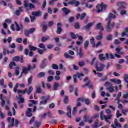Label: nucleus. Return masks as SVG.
I'll return each mask as SVG.
<instances>
[{
    "instance_id": "1",
    "label": "nucleus",
    "mask_w": 128,
    "mask_h": 128,
    "mask_svg": "<svg viewBox=\"0 0 128 128\" xmlns=\"http://www.w3.org/2000/svg\"><path fill=\"white\" fill-rule=\"evenodd\" d=\"M19 86H20V84H16V86L14 90V92L15 93L18 92V94H27L28 96H30V94L32 92V90H34V88H32V86H30L28 90V88L25 89L24 90H18V88Z\"/></svg>"
},
{
    "instance_id": "2",
    "label": "nucleus",
    "mask_w": 128,
    "mask_h": 128,
    "mask_svg": "<svg viewBox=\"0 0 128 128\" xmlns=\"http://www.w3.org/2000/svg\"><path fill=\"white\" fill-rule=\"evenodd\" d=\"M116 15L110 13L109 14L108 17L106 19V22H108V26L106 27L107 32H112V28H110V22H112V18H116Z\"/></svg>"
},
{
    "instance_id": "3",
    "label": "nucleus",
    "mask_w": 128,
    "mask_h": 128,
    "mask_svg": "<svg viewBox=\"0 0 128 128\" xmlns=\"http://www.w3.org/2000/svg\"><path fill=\"white\" fill-rule=\"evenodd\" d=\"M100 118L102 120H105L107 124H110V120L112 118V114L104 115V112L102 111L100 114Z\"/></svg>"
},
{
    "instance_id": "4",
    "label": "nucleus",
    "mask_w": 128,
    "mask_h": 128,
    "mask_svg": "<svg viewBox=\"0 0 128 128\" xmlns=\"http://www.w3.org/2000/svg\"><path fill=\"white\" fill-rule=\"evenodd\" d=\"M34 70H36V64H34L32 67L30 65H28V68L23 67L22 73L28 74V72Z\"/></svg>"
},
{
    "instance_id": "5",
    "label": "nucleus",
    "mask_w": 128,
    "mask_h": 128,
    "mask_svg": "<svg viewBox=\"0 0 128 128\" xmlns=\"http://www.w3.org/2000/svg\"><path fill=\"white\" fill-rule=\"evenodd\" d=\"M41 100L44 101L40 102V106H42V104L44 106H46V104H48V100H50V96H48L46 97L44 96H42L41 98Z\"/></svg>"
},
{
    "instance_id": "6",
    "label": "nucleus",
    "mask_w": 128,
    "mask_h": 128,
    "mask_svg": "<svg viewBox=\"0 0 128 128\" xmlns=\"http://www.w3.org/2000/svg\"><path fill=\"white\" fill-rule=\"evenodd\" d=\"M97 12L100 14V12H104V10H106V6L104 4H98L97 6Z\"/></svg>"
},
{
    "instance_id": "7",
    "label": "nucleus",
    "mask_w": 128,
    "mask_h": 128,
    "mask_svg": "<svg viewBox=\"0 0 128 128\" xmlns=\"http://www.w3.org/2000/svg\"><path fill=\"white\" fill-rule=\"evenodd\" d=\"M36 28H32L28 30H26L24 31V34L26 36V38H30V34H32L34 32H36Z\"/></svg>"
},
{
    "instance_id": "8",
    "label": "nucleus",
    "mask_w": 128,
    "mask_h": 128,
    "mask_svg": "<svg viewBox=\"0 0 128 128\" xmlns=\"http://www.w3.org/2000/svg\"><path fill=\"white\" fill-rule=\"evenodd\" d=\"M94 66L96 68L98 72H102L104 70V68H106V66L104 64L102 63H100L99 65H98V63L94 64Z\"/></svg>"
},
{
    "instance_id": "9",
    "label": "nucleus",
    "mask_w": 128,
    "mask_h": 128,
    "mask_svg": "<svg viewBox=\"0 0 128 128\" xmlns=\"http://www.w3.org/2000/svg\"><path fill=\"white\" fill-rule=\"evenodd\" d=\"M84 74L80 73H78V76L74 75L73 77L74 80V84H76V82H78V78L80 79V80H82V79L81 78H84Z\"/></svg>"
},
{
    "instance_id": "10",
    "label": "nucleus",
    "mask_w": 128,
    "mask_h": 128,
    "mask_svg": "<svg viewBox=\"0 0 128 128\" xmlns=\"http://www.w3.org/2000/svg\"><path fill=\"white\" fill-rule=\"evenodd\" d=\"M24 6L25 8H29L30 10H32L36 8L34 5L32 3H28L26 2V0H24Z\"/></svg>"
},
{
    "instance_id": "11",
    "label": "nucleus",
    "mask_w": 128,
    "mask_h": 128,
    "mask_svg": "<svg viewBox=\"0 0 128 128\" xmlns=\"http://www.w3.org/2000/svg\"><path fill=\"white\" fill-rule=\"evenodd\" d=\"M74 1H70L68 2V4H70L71 6H74L76 8L80 6V2L79 1H76V0H74Z\"/></svg>"
},
{
    "instance_id": "12",
    "label": "nucleus",
    "mask_w": 128,
    "mask_h": 128,
    "mask_svg": "<svg viewBox=\"0 0 128 128\" xmlns=\"http://www.w3.org/2000/svg\"><path fill=\"white\" fill-rule=\"evenodd\" d=\"M62 23L60 22H58L57 24V31H56V34H62Z\"/></svg>"
},
{
    "instance_id": "13",
    "label": "nucleus",
    "mask_w": 128,
    "mask_h": 128,
    "mask_svg": "<svg viewBox=\"0 0 128 128\" xmlns=\"http://www.w3.org/2000/svg\"><path fill=\"white\" fill-rule=\"evenodd\" d=\"M8 124H10L11 122V124H9V128H14V118H8Z\"/></svg>"
},
{
    "instance_id": "14",
    "label": "nucleus",
    "mask_w": 128,
    "mask_h": 128,
    "mask_svg": "<svg viewBox=\"0 0 128 128\" xmlns=\"http://www.w3.org/2000/svg\"><path fill=\"white\" fill-rule=\"evenodd\" d=\"M114 124H112V128H122V125L120 124H118V121L117 119H116L114 122Z\"/></svg>"
},
{
    "instance_id": "15",
    "label": "nucleus",
    "mask_w": 128,
    "mask_h": 128,
    "mask_svg": "<svg viewBox=\"0 0 128 128\" xmlns=\"http://www.w3.org/2000/svg\"><path fill=\"white\" fill-rule=\"evenodd\" d=\"M67 110L68 112L67 113V116L70 118H72V107L70 106H68L67 108Z\"/></svg>"
},
{
    "instance_id": "16",
    "label": "nucleus",
    "mask_w": 128,
    "mask_h": 128,
    "mask_svg": "<svg viewBox=\"0 0 128 128\" xmlns=\"http://www.w3.org/2000/svg\"><path fill=\"white\" fill-rule=\"evenodd\" d=\"M96 30H100L102 32H104V26H102V23H99L96 25Z\"/></svg>"
},
{
    "instance_id": "17",
    "label": "nucleus",
    "mask_w": 128,
    "mask_h": 128,
    "mask_svg": "<svg viewBox=\"0 0 128 128\" xmlns=\"http://www.w3.org/2000/svg\"><path fill=\"white\" fill-rule=\"evenodd\" d=\"M32 109L30 108H28L26 112V116H28V118L32 116Z\"/></svg>"
},
{
    "instance_id": "18",
    "label": "nucleus",
    "mask_w": 128,
    "mask_h": 128,
    "mask_svg": "<svg viewBox=\"0 0 128 128\" xmlns=\"http://www.w3.org/2000/svg\"><path fill=\"white\" fill-rule=\"evenodd\" d=\"M42 14L40 11L34 12L32 13V15H33L34 16H40Z\"/></svg>"
},
{
    "instance_id": "19",
    "label": "nucleus",
    "mask_w": 128,
    "mask_h": 128,
    "mask_svg": "<svg viewBox=\"0 0 128 128\" xmlns=\"http://www.w3.org/2000/svg\"><path fill=\"white\" fill-rule=\"evenodd\" d=\"M22 8H24L20 7L19 8L18 10H16V16H20V14L22 12Z\"/></svg>"
},
{
    "instance_id": "20",
    "label": "nucleus",
    "mask_w": 128,
    "mask_h": 128,
    "mask_svg": "<svg viewBox=\"0 0 128 128\" xmlns=\"http://www.w3.org/2000/svg\"><path fill=\"white\" fill-rule=\"evenodd\" d=\"M110 82H114V84H122V81L120 80L111 79Z\"/></svg>"
},
{
    "instance_id": "21",
    "label": "nucleus",
    "mask_w": 128,
    "mask_h": 128,
    "mask_svg": "<svg viewBox=\"0 0 128 128\" xmlns=\"http://www.w3.org/2000/svg\"><path fill=\"white\" fill-rule=\"evenodd\" d=\"M62 12H64V14H65L66 16H68V14H70V10L68 9V8H62Z\"/></svg>"
},
{
    "instance_id": "22",
    "label": "nucleus",
    "mask_w": 128,
    "mask_h": 128,
    "mask_svg": "<svg viewBox=\"0 0 128 128\" xmlns=\"http://www.w3.org/2000/svg\"><path fill=\"white\" fill-rule=\"evenodd\" d=\"M99 35L96 37V40H102V38H104V36H102V32H99Z\"/></svg>"
},
{
    "instance_id": "23",
    "label": "nucleus",
    "mask_w": 128,
    "mask_h": 128,
    "mask_svg": "<svg viewBox=\"0 0 128 128\" xmlns=\"http://www.w3.org/2000/svg\"><path fill=\"white\" fill-rule=\"evenodd\" d=\"M99 60L101 62H104V60H106V58L104 57V54H100L99 55Z\"/></svg>"
},
{
    "instance_id": "24",
    "label": "nucleus",
    "mask_w": 128,
    "mask_h": 128,
    "mask_svg": "<svg viewBox=\"0 0 128 128\" xmlns=\"http://www.w3.org/2000/svg\"><path fill=\"white\" fill-rule=\"evenodd\" d=\"M106 90H108L109 92L112 94V92H114V88L113 86L108 87Z\"/></svg>"
},
{
    "instance_id": "25",
    "label": "nucleus",
    "mask_w": 128,
    "mask_h": 128,
    "mask_svg": "<svg viewBox=\"0 0 128 128\" xmlns=\"http://www.w3.org/2000/svg\"><path fill=\"white\" fill-rule=\"evenodd\" d=\"M46 76V72H42L38 74V78H44Z\"/></svg>"
},
{
    "instance_id": "26",
    "label": "nucleus",
    "mask_w": 128,
    "mask_h": 128,
    "mask_svg": "<svg viewBox=\"0 0 128 128\" xmlns=\"http://www.w3.org/2000/svg\"><path fill=\"white\" fill-rule=\"evenodd\" d=\"M64 56L66 58H70V60H74V57H72L68 55V54L67 52H66Z\"/></svg>"
},
{
    "instance_id": "27",
    "label": "nucleus",
    "mask_w": 128,
    "mask_h": 128,
    "mask_svg": "<svg viewBox=\"0 0 128 128\" xmlns=\"http://www.w3.org/2000/svg\"><path fill=\"white\" fill-rule=\"evenodd\" d=\"M78 54H79L80 58H84V53H82V50L80 48L79 52H78Z\"/></svg>"
},
{
    "instance_id": "28",
    "label": "nucleus",
    "mask_w": 128,
    "mask_h": 128,
    "mask_svg": "<svg viewBox=\"0 0 128 128\" xmlns=\"http://www.w3.org/2000/svg\"><path fill=\"white\" fill-rule=\"evenodd\" d=\"M88 46H90V42L86 41L84 44V48L86 50L88 48Z\"/></svg>"
},
{
    "instance_id": "29",
    "label": "nucleus",
    "mask_w": 128,
    "mask_h": 128,
    "mask_svg": "<svg viewBox=\"0 0 128 128\" xmlns=\"http://www.w3.org/2000/svg\"><path fill=\"white\" fill-rule=\"evenodd\" d=\"M58 88H60V84L56 82L54 83V90H58Z\"/></svg>"
},
{
    "instance_id": "30",
    "label": "nucleus",
    "mask_w": 128,
    "mask_h": 128,
    "mask_svg": "<svg viewBox=\"0 0 128 128\" xmlns=\"http://www.w3.org/2000/svg\"><path fill=\"white\" fill-rule=\"evenodd\" d=\"M46 116H48L50 118H52V114H50V112L44 114L43 116H42V118H46Z\"/></svg>"
},
{
    "instance_id": "31",
    "label": "nucleus",
    "mask_w": 128,
    "mask_h": 128,
    "mask_svg": "<svg viewBox=\"0 0 128 128\" xmlns=\"http://www.w3.org/2000/svg\"><path fill=\"white\" fill-rule=\"evenodd\" d=\"M70 36L72 40H76V38H78V34H75L74 32H71Z\"/></svg>"
},
{
    "instance_id": "32",
    "label": "nucleus",
    "mask_w": 128,
    "mask_h": 128,
    "mask_svg": "<svg viewBox=\"0 0 128 128\" xmlns=\"http://www.w3.org/2000/svg\"><path fill=\"white\" fill-rule=\"evenodd\" d=\"M29 49L30 52H34V50H36L38 48L36 47L32 46V45H30L29 46Z\"/></svg>"
},
{
    "instance_id": "33",
    "label": "nucleus",
    "mask_w": 128,
    "mask_h": 128,
    "mask_svg": "<svg viewBox=\"0 0 128 128\" xmlns=\"http://www.w3.org/2000/svg\"><path fill=\"white\" fill-rule=\"evenodd\" d=\"M90 44H92L93 48L96 46V42H94V37H92L90 40Z\"/></svg>"
},
{
    "instance_id": "34",
    "label": "nucleus",
    "mask_w": 128,
    "mask_h": 128,
    "mask_svg": "<svg viewBox=\"0 0 128 128\" xmlns=\"http://www.w3.org/2000/svg\"><path fill=\"white\" fill-rule=\"evenodd\" d=\"M78 66H79L80 68H82V66H86V62L84 61L80 62H78Z\"/></svg>"
},
{
    "instance_id": "35",
    "label": "nucleus",
    "mask_w": 128,
    "mask_h": 128,
    "mask_svg": "<svg viewBox=\"0 0 128 128\" xmlns=\"http://www.w3.org/2000/svg\"><path fill=\"white\" fill-rule=\"evenodd\" d=\"M15 74L16 76H20V66H18L17 67H16Z\"/></svg>"
},
{
    "instance_id": "36",
    "label": "nucleus",
    "mask_w": 128,
    "mask_h": 128,
    "mask_svg": "<svg viewBox=\"0 0 128 128\" xmlns=\"http://www.w3.org/2000/svg\"><path fill=\"white\" fill-rule=\"evenodd\" d=\"M94 26V24L89 23L87 26H85V30H90V28Z\"/></svg>"
},
{
    "instance_id": "37",
    "label": "nucleus",
    "mask_w": 128,
    "mask_h": 128,
    "mask_svg": "<svg viewBox=\"0 0 128 128\" xmlns=\"http://www.w3.org/2000/svg\"><path fill=\"white\" fill-rule=\"evenodd\" d=\"M39 48H42L44 50H46V46L44 44H39Z\"/></svg>"
},
{
    "instance_id": "38",
    "label": "nucleus",
    "mask_w": 128,
    "mask_h": 128,
    "mask_svg": "<svg viewBox=\"0 0 128 128\" xmlns=\"http://www.w3.org/2000/svg\"><path fill=\"white\" fill-rule=\"evenodd\" d=\"M15 24H16V31L20 32V30H22V28H20V25H18V23L16 22H15Z\"/></svg>"
},
{
    "instance_id": "39",
    "label": "nucleus",
    "mask_w": 128,
    "mask_h": 128,
    "mask_svg": "<svg viewBox=\"0 0 128 128\" xmlns=\"http://www.w3.org/2000/svg\"><path fill=\"white\" fill-rule=\"evenodd\" d=\"M42 90L40 86L36 88V94H42Z\"/></svg>"
},
{
    "instance_id": "40",
    "label": "nucleus",
    "mask_w": 128,
    "mask_h": 128,
    "mask_svg": "<svg viewBox=\"0 0 128 128\" xmlns=\"http://www.w3.org/2000/svg\"><path fill=\"white\" fill-rule=\"evenodd\" d=\"M16 63L14 62H10V70H12L14 68V66H16Z\"/></svg>"
},
{
    "instance_id": "41",
    "label": "nucleus",
    "mask_w": 128,
    "mask_h": 128,
    "mask_svg": "<svg viewBox=\"0 0 128 128\" xmlns=\"http://www.w3.org/2000/svg\"><path fill=\"white\" fill-rule=\"evenodd\" d=\"M98 120H96L95 124L92 126V128H98Z\"/></svg>"
},
{
    "instance_id": "42",
    "label": "nucleus",
    "mask_w": 128,
    "mask_h": 128,
    "mask_svg": "<svg viewBox=\"0 0 128 128\" xmlns=\"http://www.w3.org/2000/svg\"><path fill=\"white\" fill-rule=\"evenodd\" d=\"M122 92H120L118 94V95L117 96V98H116V100H118V104H120V98H122Z\"/></svg>"
},
{
    "instance_id": "43",
    "label": "nucleus",
    "mask_w": 128,
    "mask_h": 128,
    "mask_svg": "<svg viewBox=\"0 0 128 128\" xmlns=\"http://www.w3.org/2000/svg\"><path fill=\"white\" fill-rule=\"evenodd\" d=\"M42 7L43 9H42V10H44V8H46V0H44L43 2Z\"/></svg>"
},
{
    "instance_id": "44",
    "label": "nucleus",
    "mask_w": 128,
    "mask_h": 128,
    "mask_svg": "<svg viewBox=\"0 0 128 128\" xmlns=\"http://www.w3.org/2000/svg\"><path fill=\"white\" fill-rule=\"evenodd\" d=\"M20 58L18 56H16L12 58V60L14 62H20Z\"/></svg>"
},
{
    "instance_id": "45",
    "label": "nucleus",
    "mask_w": 128,
    "mask_h": 128,
    "mask_svg": "<svg viewBox=\"0 0 128 128\" xmlns=\"http://www.w3.org/2000/svg\"><path fill=\"white\" fill-rule=\"evenodd\" d=\"M54 78L52 76H50L48 78V82H52V80H54Z\"/></svg>"
},
{
    "instance_id": "46",
    "label": "nucleus",
    "mask_w": 128,
    "mask_h": 128,
    "mask_svg": "<svg viewBox=\"0 0 128 128\" xmlns=\"http://www.w3.org/2000/svg\"><path fill=\"white\" fill-rule=\"evenodd\" d=\"M86 13H84L81 14L80 18V20H84L86 17Z\"/></svg>"
},
{
    "instance_id": "47",
    "label": "nucleus",
    "mask_w": 128,
    "mask_h": 128,
    "mask_svg": "<svg viewBox=\"0 0 128 128\" xmlns=\"http://www.w3.org/2000/svg\"><path fill=\"white\" fill-rule=\"evenodd\" d=\"M40 124H42V123L38 122H36L34 124V126H36V128H40Z\"/></svg>"
},
{
    "instance_id": "48",
    "label": "nucleus",
    "mask_w": 128,
    "mask_h": 128,
    "mask_svg": "<svg viewBox=\"0 0 128 128\" xmlns=\"http://www.w3.org/2000/svg\"><path fill=\"white\" fill-rule=\"evenodd\" d=\"M42 30L44 32H46L48 30V25H44L42 26Z\"/></svg>"
},
{
    "instance_id": "49",
    "label": "nucleus",
    "mask_w": 128,
    "mask_h": 128,
    "mask_svg": "<svg viewBox=\"0 0 128 128\" xmlns=\"http://www.w3.org/2000/svg\"><path fill=\"white\" fill-rule=\"evenodd\" d=\"M84 102L86 106H90V101L89 99L85 98L84 100Z\"/></svg>"
},
{
    "instance_id": "50",
    "label": "nucleus",
    "mask_w": 128,
    "mask_h": 128,
    "mask_svg": "<svg viewBox=\"0 0 128 128\" xmlns=\"http://www.w3.org/2000/svg\"><path fill=\"white\" fill-rule=\"evenodd\" d=\"M52 68H53V70H58V66L56 64H53L52 65Z\"/></svg>"
},
{
    "instance_id": "51",
    "label": "nucleus",
    "mask_w": 128,
    "mask_h": 128,
    "mask_svg": "<svg viewBox=\"0 0 128 128\" xmlns=\"http://www.w3.org/2000/svg\"><path fill=\"white\" fill-rule=\"evenodd\" d=\"M31 2L32 4H40V0H31Z\"/></svg>"
},
{
    "instance_id": "52",
    "label": "nucleus",
    "mask_w": 128,
    "mask_h": 128,
    "mask_svg": "<svg viewBox=\"0 0 128 128\" xmlns=\"http://www.w3.org/2000/svg\"><path fill=\"white\" fill-rule=\"evenodd\" d=\"M77 110H78V106L74 107V110L72 111V114H74V116H76V114Z\"/></svg>"
},
{
    "instance_id": "53",
    "label": "nucleus",
    "mask_w": 128,
    "mask_h": 128,
    "mask_svg": "<svg viewBox=\"0 0 128 128\" xmlns=\"http://www.w3.org/2000/svg\"><path fill=\"white\" fill-rule=\"evenodd\" d=\"M88 2L86 4V8H93V6L92 5V4H88Z\"/></svg>"
},
{
    "instance_id": "54",
    "label": "nucleus",
    "mask_w": 128,
    "mask_h": 128,
    "mask_svg": "<svg viewBox=\"0 0 128 128\" xmlns=\"http://www.w3.org/2000/svg\"><path fill=\"white\" fill-rule=\"evenodd\" d=\"M64 102L66 104H68V96H64Z\"/></svg>"
},
{
    "instance_id": "55",
    "label": "nucleus",
    "mask_w": 128,
    "mask_h": 128,
    "mask_svg": "<svg viewBox=\"0 0 128 128\" xmlns=\"http://www.w3.org/2000/svg\"><path fill=\"white\" fill-rule=\"evenodd\" d=\"M54 21L50 22L48 23L49 28H52L54 26Z\"/></svg>"
},
{
    "instance_id": "56",
    "label": "nucleus",
    "mask_w": 128,
    "mask_h": 128,
    "mask_svg": "<svg viewBox=\"0 0 128 128\" xmlns=\"http://www.w3.org/2000/svg\"><path fill=\"white\" fill-rule=\"evenodd\" d=\"M90 118V116H84V122H88V119Z\"/></svg>"
},
{
    "instance_id": "57",
    "label": "nucleus",
    "mask_w": 128,
    "mask_h": 128,
    "mask_svg": "<svg viewBox=\"0 0 128 128\" xmlns=\"http://www.w3.org/2000/svg\"><path fill=\"white\" fill-rule=\"evenodd\" d=\"M77 38H78V40H80V42L84 40V38H82V36H80L78 34H77Z\"/></svg>"
},
{
    "instance_id": "58",
    "label": "nucleus",
    "mask_w": 128,
    "mask_h": 128,
    "mask_svg": "<svg viewBox=\"0 0 128 128\" xmlns=\"http://www.w3.org/2000/svg\"><path fill=\"white\" fill-rule=\"evenodd\" d=\"M74 28L76 30H80V24H78V22H76L75 24Z\"/></svg>"
},
{
    "instance_id": "59",
    "label": "nucleus",
    "mask_w": 128,
    "mask_h": 128,
    "mask_svg": "<svg viewBox=\"0 0 128 128\" xmlns=\"http://www.w3.org/2000/svg\"><path fill=\"white\" fill-rule=\"evenodd\" d=\"M19 100L20 101L18 102V104H24V99L22 98H20Z\"/></svg>"
},
{
    "instance_id": "60",
    "label": "nucleus",
    "mask_w": 128,
    "mask_h": 128,
    "mask_svg": "<svg viewBox=\"0 0 128 128\" xmlns=\"http://www.w3.org/2000/svg\"><path fill=\"white\" fill-rule=\"evenodd\" d=\"M6 52H8V50L6 47L3 48V54L4 56H6Z\"/></svg>"
},
{
    "instance_id": "61",
    "label": "nucleus",
    "mask_w": 128,
    "mask_h": 128,
    "mask_svg": "<svg viewBox=\"0 0 128 128\" xmlns=\"http://www.w3.org/2000/svg\"><path fill=\"white\" fill-rule=\"evenodd\" d=\"M36 120V118L33 117L30 120V124H32L34 122V121Z\"/></svg>"
},
{
    "instance_id": "62",
    "label": "nucleus",
    "mask_w": 128,
    "mask_h": 128,
    "mask_svg": "<svg viewBox=\"0 0 128 128\" xmlns=\"http://www.w3.org/2000/svg\"><path fill=\"white\" fill-rule=\"evenodd\" d=\"M124 80L126 82H128V75L126 74L124 76Z\"/></svg>"
},
{
    "instance_id": "63",
    "label": "nucleus",
    "mask_w": 128,
    "mask_h": 128,
    "mask_svg": "<svg viewBox=\"0 0 128 128\" xmlns=\"http://www.w3.org/2000/svg\"><path fill=\"white\" fill-rule=\"evenodd\" d=\"M46 66V62H43L41 64V68H44Z\"/></svg>"
},
{
    "instance_id": "64",
    "label": "nucleus",
    "mask_w": 128,
    "mask_h": 128,
    "mask_svg": "<svg viewBox=\"0 0 128 128\" xmlns=\"http://www.w3.org/2000/svg\"><path fill=\"white\" fill-rule=\"evenodd\" d=\"M4 79H2L0 80V86H4Z\"/></svg>"
}]
</instances>
